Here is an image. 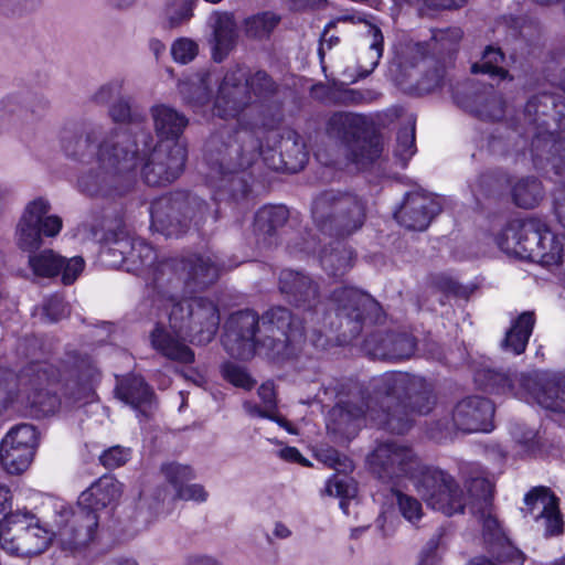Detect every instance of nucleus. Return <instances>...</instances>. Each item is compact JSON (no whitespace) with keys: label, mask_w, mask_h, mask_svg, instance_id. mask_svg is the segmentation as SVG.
I'll return each instance as SVG.
<instances>
[{"label":"nucleus","mask_w":565,"mask_h":565,"mask_svg":"<svg viewBox=\"0 0 565 565\" xmlns=\"http://www.w3.org/2000/svg\"><path fill=\"white\" fill-rule=\"evenodd\" d=\"M437 403L434 385L408 372H384L370 379L366 386L354 383L329 411L327 429L351 440L366 418L379 429L395 435L413 426L412 414L427 415Z\"/></svg>","instance_id":"f257e3e1"},{"label":"nucleus","mask_w":565,"mask_h":565,"mask_svg":"<svg viewBox=\"0 0 565 565\" xmlns=\"http://www.w3.org/2000/svg\"><path fill=\"white\" fill-rule=\"evenodd\" d=\"M305 340L303 320L284 306H273L260 316L250 309L241 310L225 323L224 345L241 360L258 352L282 364L298 356Z\"/></svg>","instance_id":"f03ea898"},{"label":"nucleus","mask_w":565,"mask_h":565,"mask_svg":"<svg viewBox=\"0 0 565 565\" xmlns=\"http://www.w3.org/2000/svg\"><path fill=\"white\" fill-rule=\"evenodd\" d=\"M280 85L264 70L249 72L241 65L230 67L218 85L215 115L237 118L238 138H259L281 107Z\"/></svg>","instance_id":"7ed1b4c3"},{"label":"nucleus","mask_w":565,"mask_h":565,"mask_svg":"<svg viewBox=\"0 0 565 565\" xmlns=\"http://www.w3.org/2000/svg\"><path fill=\"white\" fill-rule=\"evenodd\" d=\"M220 321L218 307L207 297L199 296L173 301L169 312V326L177 338L157 323L150 332V342L164 358L190 364L194 362V352L178 338L193 344H207L214 339Z\"/></svg>","instance_id":"20e7f679"},{"label":"nucleus","mask_w":565,"mask_h":565,"mask_svg":"<svg viewBox=\"0 0 565 565\" xmlns=\"http://www.w3.org/2000/svg\"><path fill=\"white\" fill-rule=\"evenodd\" d=\"M260 148L259 138L241 139L228 131L213 134L206 140L204 161L210 179L215 181L216 201L239 202L249 196L252 175L244 167L253 162Z\"/></svg>","instance_id":"39448f33"},{"label":"nucleus","mask_w":565,"mask_h":565,"mask_svg":"<svg viewBox=\"0 0 565 565\" xmlns=\"http://www.w3.org/2000/svg\"><path fill=\"white\" fill-rule=\"evenodd\" d=\"M524 119L534 127L531 152L535 164L545 161L556 174L565 173V97L542 92L524 106Z\"/></svg>","instance_id":"423d86ee"},{"label":"nucleus","mask_w":565,"mask_h":565,"mask_svg":"<svg viewBox=\"0 0 565 565\" xmlns=\"http://www.w3.org/2000/svg\"><path fill=\"white\" fill-rule=\"evenodd\" d=\"M93 237L104 244L102 256L104 262L111 267H125L127 271L140 275L147 270H153L154 282L159 269L167 264H158L156 249L142 238L129 236L125 228L124 221L115 216L105 217L102 228L92 227Z\"/></svg>","instance_id":"0eeeda50"},{"label":"nucleus","mask_w":565,"mask_h":565,"mask_svg":"<svg viewBox=\"0 0 565 565\" xmlns=\"http://www.w3.org/2000/svg\"><path fill=\"white\" fill-rule=\"evenodd\" d=\"M311 215L323 234L344 238L363 226L366 203L355 193L330 189L313 199Z\"/></svg>","instance_id":"6e6552de"},{"label":"nucleus","mask_w":565,"mask_h":565,"mask_svg":"<svg viewBox=\"0 0 565 565\" xmlns=\"http://www.w3.org/2000/svg\"><path fill=\"white\" fill-rule=\"evenodd\" d=\"M209 204L189 191H174L156 199L150 206L151 227L166 237H179L193 223L205 222Z\"/></svg>","instance_id":"1a4fd4ad"},{"label":"nucleus","mask_w":565,"mask_h":565,"mask_svg":"<svg viewBox=\"0 0 565 565\" xmlns=\"http://www.w3.org/2000/svg\"><path fill=\"white\" fill-rule=\"evenodd\" d=\"M58 376V370L47 362L28 363L17 374V402L24 403L36 418L56 414L61 407Z\"/></svg>","instance_id":"9d476101"},{"label":"nucleus","mask_w":565,"mask_h":565,"mask_svg":"<svg viewBox=\"0 0 565 565\" xmlns=\"http://www.w3.org/2000/svg\"><path fill=\"white\" fill-rule=\"evenodd\" d=\"M327 134L344 145L349 160L360 168H366L382 154L380 136L371 130L362 115L334 113L327 122Z\"/></svg>","instance_id":"9b49d317"},{"label":"nucleus","mask_w":565,"mask_h":565,"mask_svg":"<svg viewBox=\"0 0 565 565\" xmlns=\"http://www.w3.org/2000/svg\"><path fill=\"white\" fill-rule=\"evenodd\" d=\"M330 301L334 306L339 329L344 340L356 338L367 324H377L385 320L380 302L354 287L335 288L331 292Z\"/></svg>","instance_id":"f8f14e48"},{"label":"nucleus","mask_w":565,"mask_h":565,"mask_svg":"<svg viewBox=\"0 0 565 565\" xmlns=\"http://www.w3.org/2000/svg\"><path fill=\"white\" fill-rule=\"evenodd\" d=\"M52 536L36 515L28 511H17L0 523V546L12 555H39L49 547Z\"/></svg>","instance_id":"ddd939ff"},{"label":"nucleus","mask_w":565,"mask_h":565,"mask_svg":"<svg viewBox=\"0 0 565 565\" xmlns=\"http://www.w3.org/2000/svg\"><path fill=\"white\" fill-rule=\"evenodd\" d=\"M411 477L417 493L428 507L451 516L466 508L465 493L452 476L436 467L425 466Z\"/></svg>","instance_id":"4468645a"},{"label":"nucleus","mask_w":565,"mask_h":565,"mask_svg":"<svg viewBox=\"0 0 565 565\" xmlns=\"http://www.w3.org/2000/svg\"><path fill=\"white\" fill-rule=\"evenodd\" d=\"M63 228V220L52 214V204L44 196L29 201L15 226V243L23 250L40 249L47 238L56 237Z\"/></svg>","instance_id":"2eb2a0df"},{"label":"nucleus","mask_w":565,"mask_h":565,"mask_svg":"<svg viewBox=\"0 0 565 565\" xmlns=\"http://www.w3.org/2000/svg\"><path fill=\"white\" fill-rule=\"evenodd\" d=\"M372 473L383 483L411 479L419 468L420 458L407 445L397 441L380 443L367 457Z\"/></svg>","instance_id":"dca6fc26"},{"label":"nucleus","mask_w":565,"mask_h":565,"mask_svg":"<svg viewBox=\"0 0 565 565\" xmlns=\"http://www.w3.org/2000/svg\"><path fill=\"white\" fill-rule=\"evenodd\" d=\"M278 289L289 305L310 313L316 326H324L326 307L320 287L310 275L285 268L279 273Z\"/></svg>","instance_id":"f3484780"},{"label":"nucleus","mask_w":565,"mask_h":565,"mask_svg":"<svg viewBox=\"0 0 565 565\" xmlns=\"http://www.w3.org/2000/svg\"><path fill=\"white\" fill-rule=\"evenodd\" d=\"M141 177L149 186H162L177 180L183 172L186 149L179 142H159L149 153L141 151Z\"/></svg>","instance_id":"a211bd4d"},{"label":"nucleus","mask_w":565,"mask_h":565,"mask_svg":"<svg viewBox=\"0 0 565 565\" xmlns=\"http://www.w3.org/2000/svg\"><path fill=\"white\" fill-rule=\"evenodd\" d=\"M141 151L138 139L127 129H111L104 131L96 159L98 164L116 175L135 170L140 162Z\"/></svg>","instance_id":"6ab92c4d"},{"label":"nucleus","mask_w":565,"mask_h":565,"mask_svg":"<svg viewBox=\"0 0 565 565\" xmlns=\"http://www.w3.org/2000/svg\"><path fill=\"white\" fill-rule=\"evenodd\" d=\"M455 103L481 120H500L504 117L505 100L492 84L467 79L452 89Z\"/></svg>","instance_id":"aec40b11"},{"label":"nucleus","mask_w":565,"mask_h":565,"mask_svg":"<svg viewBox=\"0 0 565 565\" xmlns=\"http://www.w3.org/2000/svg\"><path fill=\"white\" fill-rule=\"evenodd\" d=\"M262 156L268 168L275 171L297 173L305 168L309 152L302 137L292 129H286L279 135L274 147L262 148L256 157Z\"/></svg>","instance_id":"412c9836"},{"label":"nucleus","mask_w":565,"mask_h":565,"mask_svg":"<svg viewBox=\"0 0 565 565\" xmlns=\"http://www.w3.org/2000/svg\"><path fill=\"white\" fill-rule=\"evenodd\" d=\"M417 345V338L412 333L375 330L364 339L362 351L373 360L398 362L411 359Z\"/></svg>","instance_id":"4be33fe9"},{"label":"nucleus","mask_w":565,"mask_h":565,"mask_svg":"<svg viewBox=\"0 0 565 565\" xmlns=\"http://www.w3.org/2000/svg\"><path fill=\"white\" fill-rule=\"evenodd\" d=\"M47 106L44 97L31 92L8 95L1 102L0 126L20 131L39 120Z\"/></svg>","instance_id":"5701e85b"},{"label":"nucleus","mask_w":565,"mask_h":565,"mask_svg":"<svg viewBox=\"0 0 565 565\" xmlns=\"http://www.w3.org/2000/svg\"><path fill=\"white\" fill-rule=\"evenodd\" d=\"M494 404L487 397L471 395L456 403L451 419L455 428L465 434L489 433L494 428Z\"/></svg>","instance_id":"b1692460"},{"label":"nucleus","mask_w":565,"mask_h":565,"mask_svg":"<svg viewBox=\"0 0 565 565\" xmlns=\"http://www.w3.org/2000/svg\"><path fill=\"white\" fill-rule=\"evenodd\" d=\"M521 385L541 407L555 413H565V375L534 371L522 377Z\"/></svg>","instance_id":"393cba45"},{"label":"nucleus","mask_w":565,"mask_h":565,"mask_svg":"<svg viewBox=\"0 0 565 565\" xmlns=\"http://www.w3.org/2000/svg\"><path fill=\"white\" fill-rule=\"evenodd\" d=\"M98 521V513L77 502L58 532L61 548L71 554L85 548L96 536Z\"/></svg>","instance_id":"a878e982"},{"label":"nucleus","mask_w":565,"mask_h":565,"mask_svg":"<svg viewBox=\"0 0 565 565\" xmlns=\"http://www.w3.org/2000/svg\"><path fill=\"white\" fill-rule=\"evenodd\" d=\"M71 371L63 384L64 396L73 403H87L94 396V384L99 377L90 355L78 351L67 354Z\"/></svg>","instance_id":"bb28decb"},{"label":"nucleus","mask_w":565,"mask_h":565,"mask_svg":"<svg viewBox=\"0 0 565 565\" xmlns=\"http://www.w3.org/2000/svg\"><path fill=\"white\" fill-rule=\"evenodd\" d=\"M29 265L39 277H55L61 274L64 285H72L82 274L85 260L82 256L65 258L53 249H44L40 253H31Z\"/></svg>","instance_id":"cd10ccee"},{"label":"nucleus","mask_w":565,"mask_h":565,"mask_svg":"<svg viewBox=\"0 0 565 565\" xmlns=\"http://www.w3.org/2000/svg\"><path fill=\"white\" fill-rule=\"evenodd\" d=\"M441 212V205L424 192L406 193L394 217L404 227L425 231L433 218Z\"/></svg>","instance_id":"c85d7f7f"},{"label":"nucleus","mask_w":565,"mask_h":565,"mask_svg":"<svg viewBox=\"0 0 565 565\" xmlns=\"http://www.w3.org/2000/svg\"><path fill=\"white\" fill-rule=\"evenodd\" d=\"M211 35L212 60L222 63L236 47L238 40V26L233 13L226 11H214L209 18Z\"/></svg>","instance_id":"c756f323"},{"label":"nucleus","mask_w":565,"mask_h":565,"mask_svg":"<svg viewBox=\"0 0 565 565\" xmlns=\"http://www.w3.org/2000/svg\"><path fill=\"white\" fill-rule=\"evenodd\" d=\"M524 503L530 512H533L536 505H542L536 519H544L545 536H557L563 533L564 521L559 511V500L550 488L544 486L532 488L525 494Z\"/></svg>","instance_id":"7c9ffc66"},{"label":"nucleus","mask_w":565,"mask_h":565,"mask_svg":"<svg viewBox=\"0 0 565 565\" xmlns=\"http://www.w3.org/2000/svg\"><path fill=\"white\" fill-rule=\"evenodd\" d=\"M521 248L519 259L551 264L555 262L554 254L546 256L542 239L552 238V232L537 218L521 221Z\"/></svg>","instance_id":"2f4dec72"},{"label":"nucleus","mask_w":565,"mask_h":565,"mask_svg":"<svg viewBox=\"0 0 565 565\" xmlns=\"http://www.w3.org/2000/svg\"><path fill=\"white\" fill-rule=\"evenodd\" d=\"M102 127H90L82 131H64L61 147L67 158L76 161H87L96 157L98 143L103 138Z\"/></svg>","instance_id":"473e14b6"},{"label":"nucleus","mask_w":565,"mask_h":565,"mask_svg":"<svg viewBox=\"0 0 565 565\" xmlns=\"http://www.w3.org/2000/svg\"><path fill=\"white\" fill-rule=\"evenodd\" d=\"M153 127L161 142L170 143L180 138L189 125V118L168 104H156L150 108Z\"/></svg>","instance_id":"72a5a7b5"},{"label":"nucleus","mask_w":565,"mask_h":565,"mask_svg":"<svg viewBox=\"0 0 565 565\" xmlns=\"http://www.w3.org/2000/svg\"><path fill=\"white\" fill-rule=\"evenodd\" d=\"M289 218V210L285 205H264L254 217L253 231L257 241L266 246L276 243L278 230Z\"/></svg>","instance_id":"f704fd0d"},{"label":"nucleus","mask_w":565,"mask_h":565,"mask_svg":"<svg viewBox=\"0 0 565 565\" xmlns=\"http://www.w3.org/2000/svg\"><path fill=\"white\" fill-rule=\"evenodd\" d=\"M185 271L184 282L191 290H202L218 279L220 267L210 257L193 254L181 262Z\"/></svg>","instance_id":"c9c22d12"},{"label":"nucleus","mask_w":565,"mask_h":565,"mask_svg":"<svg viewBox=\"0 0 565 565\" xmlns=\"http://www.w3.org/2000/svg\"><path fill=\"white\" fill-rule=\"evenodd\" d=\"M121 492L122 484L114 476L104 475L81 493L78 502L98 513L116 502Z\"/></svg>","instance_id":"e433bc0d"},{"label":"nucleus","mask_w":565,"mask_h":565,"mask_svg":"<svg viewBox=\"0 0 565 565\" xmlns=\"http://www.w3.org/2000/svg\"><path fill=\"white\" fill-rule=\"evenodd\" d=\"M533 372H531L532 374ZM530 375L522 374L519 379V384L523 376ZM475 382L480 390L490 394H508L511 393L519 397H533L520 385V390L515 391L514 382L510 374L500 372L493 369H480L475 373Z\"/></svg>","instance_id":"4c0bfd02"},{"label":"nucleus","mask_w":565,"mask_h":565,"mask_svg":"<svg viewBox=\"0 0 565 565\" xmlns=\"http://www.w3.org/2000/svg\"><path fill=\"white\" fill-rule=\"evenodd\" d=\"M322 269L331 277H342L353 266L354 252L342 239H335L320 253Z\"/></svg>","instance_id":"58836bf2"},{"label":"nucleus","mask_w":565,"mask_h":565,"mask_svg":"<svg viewBox=\"0 0 565 565\" xmlns=\"http://www.w3.org/2000/svg\"><path fill=\"white\" fill-rule=\"evenodd\" d=\"M77 188L81 193L90 198L111 196L116 191V178L98 164L97 168H90L78 177Z\"/></svg>","instance_id":"ea45409f"},{"label":"nucleus","mask_w":565,"mask_h":565,"mask_svg":"<svg viewBox=\"0 0 565 565\" xmlns=\"http://www.w3.org/2000/svg\"><path fill=\"white\" fill-rule=\"evenodd\" d=\"M115 393L125 404L142 413H145L142 407L149 405L153 397L152 390L139 375H128L121 379L116 385Z\"/></svg>","instance_id":"a19ab883"},{"label":"nucleus","mask_w":565,"mask_h":565,"mask_svg":"<svg viewBox=\"0 0 565 565\" xmlns=\"http://www.w3.org/2000/svg\"><path fill=\"white\" fill-rule=\"evenodd\" d=\"M180 93L192 107L207 105L213 96L212 74L205 70L193 74L180 85Z\"/></svg>","instance_id":"79ce46f5"},{"label":"nucleus","mask_w":565,"mask_h":565,"mask_svg":"<svg viewBox=\"0 0 565 565\" xmlns=\"http://www.w3.org/2000/svg\"><path fill=\"white\" fill-rule=\"evenodd\" d=\"M535 324V315L533 311L522 312L507 331L501 347L505 351L514 354H521L525 351L529 339Z\"/></svg>","instance_id":"37998d69"},{"label":"nucleus","mask_w":565,"mask_h":565,"mask_svg":"<svg viewBox=\"0 0 565 565\" xmlns=\"http://www.w3.org/2000/svg\"><path fill=\"white\" fill-rule=\"evenodd\" d=\"M366 36L369 43L359 57V77L369 76L379 65L383 54L384 38L379 26L369 23Z\"/></svg>","instance_id":"c03bdc74"},{"label":"nucleus","mask_w":565,"mask_h":565,"mask_svg":"<svg viewBox=\"0 0 565 565\" xmlns=\"http://www.w3.org/2000/svg\"><path fill=\"white\" fill-rule=\"evenodd\" d=\"M34 451L23 448L15 444H11L7 439H2L0 444V463L10 475H20L24 472L34 458Z\"/></svg>","instance_id":"a18cd8bd"},{"label":"nucleus","mask_w":565,"mask_h":565,"mask_svg":"<svg viewBox=\"0 0 565 565\" xmlns=\"http://www.w3.org/2000/svg\"><path fill=\"white\" fill-rule=\"evenodd\" d=\"M494 484L487 478L476 477L467 481V492L465 495L466 505L471 513L486 512V509L492 508Z\"/></svg>","instance_id":"49530a36"},{"label":"nucleus","mask_w":565,"mask_h":565,"mask_svg":"<svg viewBox=\"0 0 565 565\" xmlns=\"http://www.w3.org/2000/svg\"><path fill=\"white\" fill-rule=\"evenodd\" d=\"M505 55L500 47L488 45L479 62L471 65V73L487 74L492 78L498 77L500 81H513V76L501 64L504 62Z\"/></svg>","instance_id":"de8ad7c7"},{"label":"nucleus","mask_w":565,"mask_h":565,"mask_svg":"<svg viewBox=\"0 0 565 565\" xmlns=\"http://www.w3.org/2000/svg\"><path fill=\"white\" fill-rule=\"evenodd\" d=\"M543 198V188L534 177L523 178L512 188V199L522 209H533Z\"/></svg>","instance_id":"09e8293b"},{"label":"nucleus","mask_w":565,"mask_h":565,"mask_svg":"<svg viewBox=\"0 0 565 565\" xmlns=\"http://www.w3.org/2000/svg\"><path fill=\"white\" fill-rule=\"evenodd\" d=\"M423 74L417 81V89L422 93H430L441 87L446 78L445 64L435 57L424 56L420 64Z\"/></svg>","instance_id":"8fccbe9b"},{"label":"nucleus","mask_w":565,"mask_h":565,"mask_svg":"<svg viewBox=\"0 0 565 565\" xmlns=\"http://www.w3.org/2000/svg\"><path fill=\"white\" fill-rule=\"evenodd\" d=\"M415 152V119L409 118L408 124L397 131L394 156L399 159L402 167H405Z\"/></svg>","instance_id":"3c124183"},{"label":"nucleus","mask_w":565,"mask_h":565,"mask_svg":"<svg viewBox=\"0 0 565 565\" xmlns=\"http://www.w3.org/2000/svg\"><path fill=\"white\" fill-rule=\"evenodd\" d=\"M521 221L515 220L507 224L495 236L498 247L509 256L519 258L521 248Z\"/></svg>","instance_id":"603ef678"},{"label":"nucleus","mask_w":565,"mask_h":565,"mask_svg":"<svg viewBox=\"0 0 565 565\" xmlns=\"http://www.w3.org/2000/svg\"><path fill=\"white\" fill-rule=\"evenodd\" d=\"M280 18L273 12H263L246 20V35L254 39H263L278 25Z\"/></svg>","instance_id":"864d4df0"},{"label":"nucleus","mask_w":565,"mask_h":565,"mask_svg":"<svg viewBox=\"0 0 565 565\" xmlns=\"http://www.w3.org/2000/svg\"><path fill=\"white\" fill-rule=\"evenodd\" d=\"M220 371L222 377L235 387L250 391L256 385V380L249 374L247 369L237 363L224 362Z\"/></svg>","instance_id":"5fc2aeb1"},{"label":"nucleus","mask_w":565,"mask_h":565,"mask_svg":"<svg viewBox=\"0 0 565 565\" xmlns=\"http://www.w3.org/2000/svg\"><path fill=\"white\" fill-rule=\"evenodd\" d=\"M195 0H169L166 14L170 28H178L193 17Z\"/></svg>","instance_id":"6e6d98bb"},{"label":"nucleus","mask_w":565,"mask_h":565,"mask_svg":"<svg viewBox=\"0 0 565 565\" xmlns=\"http://www.w3.org/2000/svg\"><path fill=\"white\" fill-rule=\"evenodd\" d=\"M3 439L9 440L11 444L29 448L35 452L39 444V435L36 428L31 424H20L13 427Z\"/></svg>","instance_id":"4d7b16f0"},{"label":"nucleus","mask_w":565,"mask_h":565,"mask_svg":"<svg viewBox=\"0 0 565 565\" xmlns=\"http://www.w3.org/2000/svg\"><path fill=\"white\" fill-rule=\"evenodd\" d=\"M43 0H0V14L8 18H22L38 11Z\"/></svg>","instance_id":"13d9d810"},{"label":"nucleus","mask_w":565,"mask_h":565,"mask_svg":"<svg viewBox=\"0 0 565 565\" xmlns=\"http://www.w3.org/2000/svg\"><path fill=\"white\" fill-rule=\"evenodd\" d=\"M393 495L396 498V504L401 514L409 522L415 523L423 516L420 502L398 489H392Z\"/></svg>","instance_id":"bf43d9fd"},{"label":"nucleus","mask_w":565,"mask_h":565,"mask_svg":"<svg viewBox=\"0 0 565 565\" xmlns=\"http://www.w3.org/2000/svg\"><path fill=\"white\" fill-rule=\"evenodd\" d=\"M199 54V44L190 38H179L171 45V55L175 63L189 64Z\"/></svg>","instance_id":"052dcab7"},{"label":"nucleus","mask_w":565,"mask_h":565,"mask_svg":"<svg viewBox=\"0 0 565 565\" xmlns=\"http://www.w3.org/2000/svg\"><path fill=\"white\" fill-rule=\"evenodd\" d=\"M492 508L486 509V512H477L479 520L482 523V533L484 541L493 544H502L505 541V535L500 527L498 520L491 513Z\"/></svg>","instance_id":"680f3d73"},{"label":"nucleus","mask_w":565,"mask_h":565,"mask_svg":"<svg viewBox=\"0 0 565 565\" xmlns=\"http://www.w3.org/2000/svg\"><path fill=\"white\" fill-rule=\"evenodd\" d=\"M161 472L166 480L174 488L178 489L181 484L192 480L194 473L189 466L180 465L177 462L164 463L161 466Z\"/></svg>","instance_id":"e2e57ef3"},{"label":"nucleus","mask_w":565,"mask_h":565,"mask_svg":"<svg viewBox=\"0 0 565 565\" xmlns=\"http://www.w3.org/2000/svg\"><path fill=\"white\" fill-rule=\"evenodd\" d=\"M431 284L436 289L446 295H451L463 299H468L470 294L472 292L471 289L460 285L457 280L452 279L447 275L434 276L431 279Z\"/></svg>","instance_id":"0e129e2a"},{"label":"nucleus","mask_w":565,"mask_h":565,"mask_svg":"<svg viewBox=\"0 0 565 565\" xmlns=\"http://www.w3.org/2000/svg\"><path fill=\"white\" fill-rule=\"evenodd\" d=\"M109 116L115 122L131 124L141 120V115L132 109L126 98H118L109 108Z\"/></svg>","instance_id":"69168bd1"},{"label":"nucleus","mask_w":565,"mask_h":565,"mask_svg":"<svg viewBox=\"0 0 565 565\" xmlns=\"http://www.w3.org/2000/svg\"><path fill=\"white\" fill-rule=\"evenodd\" d=\"M17 374L11 370L0 369V408L17 402Z\"/></svg>","instance_id":"338daca9"},{"label":"nucleus","mask_w":565,"mask_h":565,"mask_svg":"<svg viewBox=\"0 0 565 565\" xmlns=\"http://www.w3.org/2000/svg\"><path fill=\"white\" fill-rule=\"evenodd\" d=\"M130 458V449L116 445L105 450L100 457V463L107 469H115L125 465Z\"/></svg>","instance_id":"774afa93"}]
</instances>
